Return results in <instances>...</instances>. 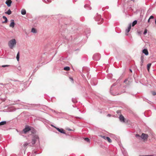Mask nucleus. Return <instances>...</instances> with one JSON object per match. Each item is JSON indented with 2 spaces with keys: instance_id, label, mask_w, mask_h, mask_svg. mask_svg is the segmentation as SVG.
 I'll use <instances>...</instances> for the list:
<instances>
[{
  "instance_id": "f257e3e1",
  "label": "nucleus",
  "mask_w": 156,
  "mask_h": 156,
  "mask_svg": "<svg viewBox=\"0 0 156 156\" xmlns=\"http://www.w3.org/2000/svg\"><path fill=\"white\" fill-rule=\"evenodd\" d=\"M30 131H31L32 133L34 132V129L33 128L31 127H30L26 125L25 128L23 129L22 131L19 132V134L20 135H22L23 133L26 134L27 132Z\"/></svg>"
},
{
  "instance_id": "f03ea898",
  "label": "nucleus",
  "mask_w": 156,
  "mask_h": 156,
  "mask_svg": "<svg viewBox=\"0 0 156 156\" xmlns=\"http://www.w3.org/2000/svg\"><path fill=\"white\" fill-rule=\"evenodd\" d=\"M16 41L15 39H13L9 41L8 45L11 49H12L16 45Z\"/></svg>"
},
{
  "instance_id": "7ed1b4c3",
  "label": "nucleus",
  "mask_w": 156,
  "mask_h": 156,
  "mask_svg": "<svg viewBox=\"0 0 156 156\" xmlns=\"http://www.w3.org/2000/svg\"><path fill=\"white\" fill-rule=\"evenodd\" d=\"M38 141V142L39 143V137L37 135H34L33 136V137L32 139V140L31 142L32 144V145H34L36 142Z\"/></svg>"
},
{
  "instance_id": "20e7f679",
  "label": "nucleus",
  "mask_w": 156,
  "mask_h": 156,
  "mask_svg": "<svg viewBox=\"0 0 156 156\" xmlns=\"http://www.w3.org/2000/svg\"><path fill=\"white\" fill-rule=\"evenodd\" d=\"M101 56L98 53L94 54L93 57V60L96 61H98L99 60Z\"/></svg>"
},
{
  "instance_id": "39448f33",
  "label": "nucleus",
  "mask_w": 156,
  "mask_h": 156,
  "mask_svg": "<svg viewBox=\"0 0 156 156\" xmlns=\"http://www.w3.org/2000/svg\"><path fill=\"white\" fill-rule=\"evenodd\" d=\"M95 19L96 21H100L102 22L103 19L101 18V16L98 15L96 17H95Z\"/></svg>"
},
{
  "instance_id": "423d86ee",
  "label": "nucleus",
  "mask_w": 156,
  "mask_h": 156,
  "mask_svg": "<svg viewBox=\"0 0 156 156\" xmlns=\"http://www.w3.org/2000/svg\"><path fill=\"white\" fill-rule=\"evenodd\" d=\"M55 128L59 132L63 133V134H65V132L64 130L62 128L59 129L58 127H55Z\"/></svg>"
},
{
  "instance_id": "0eeeda50",
  "label": "nucleus",
  "mask_w": 156,
  "mask_h": 156,
  "mask_svg": "<svg viewBox=\"0 0 156 156\" xmlns=\"http://www.w3.org/2000/svg\"><path fill=\"white\" fill-rule=\"evenodd\" d=\"M148 137V135L143 133L141 135V138L144 140L147 139Z\"/></svg>"
},
{
  "instance_id": "6e6552de",
  "label": "nucleus",
  "mask_w": 156,
  "mask_h": 156,
  "mask_svg": "<svg viewBox=\"0 0 156 156\" xmlns=\"http://www.w3.org/2000/svg\"><path fill=\"white\" fill-rule=\"evenodd\" d=\"M12 2L11 0H7L5 2V3L7 5L8 7L11 6V4Z\"/></svg>"
},
{
  "instance_id": "1a4fd4ad",
  "label": "nucleus",
  "mask_w": 156,
  "mask_h": 156,
  "mask_svg": "<svg viewBox=\"0 0 156 156\" xmlns=\"http://www.w3.org/2000/svg\"><path fill=\"white\" fill-rule=\"evenodd\" d=\"M119 119L120 121L122 122H125V119L123 116L121 115L119 116Z\"/></svg>"
},
{
  "instance_id": "9d476101",
  "label": "nucleus",
  "mask_w": 156,
  "mask_h": 156,
  "mask_svg": "<svg viewBox=\"0 0 156 156\" xmlns=\"http://www.w3.org/2000/svg\"><path fill=\"white\" fill-rule=\"evenodd\" d=\"M15 24L14 20H11V23L9 25V27L13 28L14 27Z\"/></svg>"
},
{
  "instance_id": "9b49d317",
  "label": "nucleus",
  "mask_w": 156,
  "mask_h": 156,
  "mask_svg": "<svg viewBox=\"0 0 156 156\" xmlns=\"http://www.w3.org/2000/svg\"><path fill=\"white\" fill-rule=\"evenodd\" d=\"M143 52L145 54V55H147L148 54V52L147 49H144L143 50Z\"/></svg>"
},
{
  "instance_id": "f8f14e48",
  "label": "nucleus",
  "mask_w": 156,
  "mask_h": 156,
  "mask_svg": "<svg viewBox=\"0 0 156 156\" xmlns=\"http://www.w3.org/2000/svg\"><path fill=\"white\" fill-rule=\"evenodd\" d=\"M116 85V83H114V84H113L112 85L111 87V89H110V92L112 94V95H116V94H113L112 93V87H114V86H115Z\"/></svg>"
},
{
  "instance_id": "ddd939ff",
  "label": "nucleus",
  "mask_w": 156,
  "mask_h": 156,
  "mask_svg": "<svg viewBox=\"0 0 156 156\" xmlns=\"http://www.w3.org/2000/svg\"><path fill=\"white\" fill-rule=\"evenodd\" d=\"M84 7L85 8L87 9L90 10L91 9V7H90V6L89 5L86 4L85 5Z\"/></svg>"
},
{
  "instance_id": "4468645a",
  "label": "nucleus",
  "mask_w": 156,
  "mask_h": 156,
  "mask_svg": "<svg viewBox=\"0 0 156 156\" xmlns=\"http://www.w3.org/2000/svg\"><path fill=\"white\" fill-rule=\"evenodd\" d=\"M2 18L5 19V21H3L2 22V23H6L8 21V19L5 16H3Z\"/></svg>"
},
{
  "instance_id": "2eb2a0df",
  "label": "nucleus",
  "mask_w": 156,
  "mask_h": 156,
  "mask_svg": "<svg viewBox=\"0 0 156 156\" xmlns=\"http://www.w3.org/2000/svg\"><path fill=\"white\" fill-rule=\"evenodd\" d=\"M144 58L143 56H142L140 57L141 62H140V64H141V66H142L143 65V63L144 62Z\"/></svg>"
},
{
  "instance_id": "dca6fc26",
  "label": "nucleus",
  "mask_w": 156,
  "mask_h": 156,
  "mask_svg": "<svg viewBox=\"0 0 156 156\" xmlns=\"http://www.w3.org/2000/svg\"><path fill=\"white\" fill-rule=\"evenodd\" d=\"M21 13L23 15H25L26 13V10L24 9H22L21 11Z\"/></svg>"
},
{
  "instance_id": "f3484780",
  "label": "nucleus",
  "mask_w": 156,
  "mask_h": 156,
  "mask_svg": "<svg viewBox=\"0 0 156 156\" xmlns=\"http://www.w3.org/2000/svg\"><path fill=\"white\" fill-rule=\"evenodd\" d=\"M29 144H30L29 143H28L27 142H25L24 143V144H23V147H24L25 148H27V146Z\"/></svg>"
},
{
  "instance_id": "a211bd4d",
  "label": "nucleus",
  "mask_w": 156,
  "mask_h": 156,
  "mask_svg": "<svg viewBox=\"0 0 156 156\" xmlns=\"http://www.w3.org/2000/svg\"><path fill=\"white\" fill-rule=\"evenodd\" d=\"M6 123V122L5 121H2L0 122V126H2L5 124Z\"/></svg>"
},
{
  "instance_id": "6ab92c4d",
  "label": "nucleus",
  "mask_w": 156,
  "mask_h": 156,
  "mask_svg": "<svg viewBox=\"0 0 156 156\" xmlns=\"http://www.w3.org/2000/svg\"><path fill=\"white\" fill-rule=\"evenodd\" d=\"M12 13V12L11 11L10 9H9L8 10V11L6 12H5V13L9 15L11 14Z\"/></svg>"
},
{
  "instance_id": "aec40b11",
  "label": "nucleus",
  "mask_w": 156,
  "mask_h": 156,
  "mask_svg": "<svg viewBox=\"0 0 156 156\" xmlns=\"http://www.w3.org/2000/svg\"><path fill=\"white\" fill-rule=\"evenodd\" d=\"M20 58V53L19 52H18L17 54L16 58L17 61H19V60Z\"/></svg>"
},
{
  "instance_id": "412c9836",
  "label": "nucleus",
  "mask_w": 156,
  "mask_h": 156,
  "mask_svg": "<svg viewBox=\"0 0 156 156\" xmlns=\"http://www.w3.org/2000/svg\"><path fill=\"white\" fill-rule=\"evenodd\" d=\"M151 65V63L148 64L147 65V69L148 71H149V69Z\"/></svg>"
},
{
  "instance_id": "4be33fe9",
  "label": "nucleus",
  "mask_w": 156,
  "mask_h": 156,
  "mask_svg": "<svg viewBox=\"0 0 156 156\" xmlns=\"http://www.w3.org/2000/svg\"><path fill=\"white\" fill-rule=\"evenodd\" d=\"M72 101L74 103H76L77 102V99L76 98H72Z\"/></svg>"
},
{
  "instance_id": "5701e85b",
  "label": "nucleus",
  "mask_w": 156,
  "mask_h": 156,
  "mask_svg": "<svg viewBox=\"0 0 156 156\" xmlns=\"http://www.w3.org/2000/svg\"><path fill=\"white\" fill-rule=\"evenodd\" d=\"M64 69L65 70L69 71L70 70V68L68 66H66L64 67Z\"/></svg>"
},
{
  "instance_id": "b1692460",
  "label": "nucleus",
  "mask_w": 156,
  "mask_h": 156,
  "mask_svg": "<svg viewBox=\"0 0 156 156\" xmlns=\"http://www.w3.org/2000/svg\"><path fill=\"white\" fill-rule=\"evenodd\" d=\"M31 32L34 33H37V31L34 28H32L31 29Z\"/></svg>"
},
{
  "instance_id": "393cba45",
  "label": "nucleus",
  "mask_w": 156,
  "mask_h": 156,
  "mask_svg": "<svg viewBox=\"0 0 156 156\" xmlns=\"http://www.w3.org/2000/svg\"><path fill=\"white\" fill-rule=\"evenodd\" d=\"M106 140H108L109 143H111L112 142V140L109 137L107 136L106 137Z\"/></svg>"
},
{
  "instance_id": "a878e982",
  "label": "nucleus",
  "mask_w": 156,
  "mask_h": 156,
  "mask_svg": "<svg viewBox=\"0 0 156 156\" xmlns=\"http://www.w3.org/2000/svg\"><path fill=\"white\" fill-rule=\"evenodd\" d=\"M137 23V21L136 20H134L132 23V26L133 27Z\"/></svg>"
},
{
  "instance_id": "bb28decb",
  "label": "nucleus",
  "mask_w": 156,
  "mask_h": 156,
  "mask_svg": "<svg viewBox=\"0 0 156 156\" xmlns=\"http://www.w3.org/2000/svg\"><path fill=\"white\" fill-rule=\"evenodd\" d=\"M129 31H130V30L128 28H127V29H126V35H128V33H129Z\"/></svg>"
},
{
  "instance_id": "cd10ccee",
  "label": "nucleus",
  "mask_w": 156,
  "mask_h": 156,
  "mask_svg": "<svg viewBox=\"0 0 156 156\" xmlns=\"http://www.w3.org/2000/svg\"><path fill=\"white\" fill-rule=\"evenodd\" d=\"M136 137L138 138L139 139L141 138V136H140L138 134H136L135 135Z\"/></svg>"
},
{
  "instance_id": "c85d7f7f",
  "label": "nucleus",
  "mask_w": 156,
  "mask_h": 156,
  "mask_svg": "<svg viewBox=\"0 0 156 156\" xmlns=\"http://www.w3.org/2000/svg\"><path fill=\"white\" fill-rule=\"evenodd\" d=\"M90 82H91V84L92 85L95 86L96 85V83H93V80H91Z\"/></svg>"
},
{
  "instance_id": "c756f323",
  "label": "nucleus",
  "mask_w": 156,
  "mask_h": 156,
  "mask_svg": "<svg viewBox=\"0 0 156 156\" xmlns=\"http://www.w3.org/2000/svg\"><path fill=\"white\" fill-rule=\"evenodd\" d=\"M12 66H10L9 65H2V67H9Z\"/></svg>"
},
{
  "instance_id": "7c9ffc66",
  "label": "nucleus",
  "mask_w": 156,
  "mask_h": 156,
  "mask_svg": "<svg viewBox=\"0 0 156 156\" xmlns=\"http://www.w3.org/2000/svg\"><path fill=\"white\" fill-rule=\"evenodd\" d=\"M84 140H85V141H86L87 142H89L90 141L89 139L88 138H84Z\"/></svg>"
},
{
  "instance_id": "2f4dec72",
  "label": "nucleus",
  "mask_w": 156,
  "mask_h": 156,
  "mask_svg": "<svg viewBox=\"0 0 156 156\" xmlns=\"http://www.w3.org/2000/svg\"><path fill=\"white\" fill-rule=\"evenodd\" d=\"M103 139H104L105 140H106V137L105 136H102V135H101L100 136Z\"/></svg>"
},
{
  "instance_id": "473e14b6",
  "label": "nucleus",
  "mask_w": 156,
  "mask_h": 156,
  "mask_svg": "<svg viewBox=\"0 0 156 156\" xmlns=\"http://www.w3.org/2000/svg\"><path fill=\"white\" fill-rule=\"evenodd\" d=\"M147 30L146 29H145L144 30V33H143L144 34L146 35L147 34Z\"/></svg>"
},
{
  "instance_id": "72a5a7b5",
  "label": "nucleus",
  "mask_w": 156,
  "mask_h": 156,
  "mask_svg": "<svg viewBox=\"0 0 156 156\" xmlns=\"http://www.w3.org/2000/svg\"><path fill=\"white\" fill-rule=\"evenodd\" d=\"M131 24H130L129 25V26H128V28H127L128 29H129L130 30L131 28Z\"/></svg>"
},
{
  "instance_id": "f704fd0d",
  "label": "nucleus",
  "mask_w": 156,
  "mask_h": 156,
  "mask_svg": "<svg viewBox=\"0 0 156 156\" xmlns=\"http://www.w3.org/2000/svg\"><path fill=\"white\" fill-rule=\"evenodd\" d=\"M128 81V79H126L124 81V83H126L127 84H129V82L128 83H127V81Z\"/></svg>"
},
{
  "instance_id": "c9c22d12",
  "label": "nucleus",
  "mask_w": 156,
  "mask_h": 156,
  "mask_svg": "<svg viewBox=\"0 0 156 156\" xmlns=\"http://www.w3.org/2000/svg\"><path fill=\"white\" fill-rule=\"evenodd\" d=\"M152 94L153 96L155 95H156V92L154 91H153L152 92Z\"/></svg>"
},
{
  "instance_id": "e433bc0d",
  "label": "nucleus",
  "mask_w": 156,
  "mask_h": 156,
  "mask_svg": "<svg viewBox=\"0 0 156 156\" xmlns=\"http://www.w3.org/2000/svg\"><path fill=\"white\" fill-rule=\"evenodd\" d=\"M37 154V152L36 151H34V152H32L31 154H34V155H35V154Z\"/></svg>"
},
{
  "instance_id": "4c0bfd02",
  "label": "nucleus",
  "mask_w": 156,
  "mask_h": 156,
  "mask_svg": "<svg viewBox=\"0 0 156 156\" xmlns=\"http://www.w3.org/2000/svg\"><path fill=\"white\" fill-rule=\"evenodd\" d=\"M154 18V17L153 16H151L149 17V19H153Z\"/></svg>"
},
{
  "instance_id": "58836bf2",
  "label": "nucleus",
  "mask_w": 156,
  "mask_h": 156,
  "mask_svg": "<svg viewBox=\"0 0 156 156\" xmlns=\"http://www.w3.org/2000/svg\"><path fill=\"white\" fill-rule=\"evenodd\" d=\"M140 156H153V155H141Z\"/></svg>"
},
{
  "instance_id": "ea45409f",
  "label": "nucleus",
  "mask_w": 156,
  "mask_h": 156,
  "mask_svg": "<svg viewBox=\"0 0 156 156\" xmlns=\"http://www.w3.org/2000/svg\"><path fill=\"white\" fill-rule=\"evenodd\" d=\"M17 69L18 70H21V68L20 67H18L17 68Z\"/></svg>"
},
{
  "instance_id": "a19ab883",
  "label": "nucleus",
  "mask_w": 156,
  "mask_h": 156,
  "mask_svg": "<svg viewBox=\"0 0 156 156\" xmlns=\"http://www.w3.org/2000/svg\"><path fill=\"white\" fill-rule=\"evenodd\" d=\"M70 80H72V82H73V79L72 78L70 77Z\"/></svg>"
},
{
  "instance_id": "79ce46f5",
  "label": "nucleus",
  "mask_w": 156,
  "mask_h": 156,
  "mask_svg": "<svg viewBox=\"0 0 156 156\" xmlns=\"http://www.w3.org/2000/svg\"><path fill=\"white\" fill-rule=\"evenodd\" d=\"M111 115L110 114H108V115H107V116H108V117H110L111 116Z\"/></svg>"
},
{
  "instance_id": "37998d69",
  "label": "nucleus",
  "mask_w": 156,
  "mask_h": 156,
  "mask_svg": "<svg viewBox=\"0 0 156 156\" xmlns=\"http://www.w3.org/2000/svg\"><path fill=\"white\" fill-rule=\"evenodd\" d=\"M150 19H149V18L148 19V21H147V22H148V23H149L150 22Z\"/></svg>"
},
{
  "instance_id": "c03bdc74",
  "label": "nucleus",
  "mask_w": 156,
  "mask_h": 156,
  "mask_svg": "<svg viewBox=\"0 0 156 156\" xmlns=\"http://www.w3.org/2000/svg\"><path fill=\"white\" fill-rule=\"evenodd\" d=\"M52 111L53 112H56V111L54 110H52Z\"/></svg>"
},
{
  "instance_id": "a18cd8bd",
  "label": "nucleus",
  "mask_w": 156,
  "mask_h": 156,
  "mask_svg": "<svg viewBox=\"0 0 156 156\" xmlns=\"http://www.w3.org/2000/svg\"><path fill=\"white\" fill-rule=\"evenodd\" d=\"M68 130L69 131H71V130H72V129H68Z\"/></svg>"
},
{
  "instance_id": "49530a36",
  "label": "nucleus",
  "mask_w": 156,
  "mask_h": 156,
  "mask_svg": "<svg viewBox=\"0 0 156 156\" xmlns=\"http://www.w3.org/2000/svg\"><path fill=\"white\" fill-rule=\"evenodd\" d=\"M31 156H35V155H34V154H31Z\"/></svg>"
},
{
  "instance_id": "de8ad7c7",
  "label": "nucleus",
  "mask_w": 156,
  "mask_h": 156,
  "mask_svg": "<svg viewBox=\"0 0 156 156\" xmlns=\"http://www.w3.org/2000/svg\"><path fill=\"white\" fill-rule=\"evenodd\" d=\"M51 126H52V127H54V128H55V126H53V125H51Z\"/></svg>"
},
{
  "instance_id": "09e8293b",
  "label": "nucleus",
  "mask_w": 156,
  "mask_h": 156,
  "mask_svg": "<svg viewBox=\"0 0 156 156\" xmlns=\"http://www.w3.org/2000/svg\"><path fill=\"white\" fill-rule=\"evenodd\" d=\"M116 112L117 113H119V111H116Z\"/></svg>"
},
{
  "instance_id": "8fccbe9b",
  "label": "nucleus",
  "mask_w": 156,
  "mask_h": 156,
  "mask_svg": "<svg viewBox=\"0 0 156 156\" xmlns=\"http://www.w3.org/2000/svg\"><path fill=\"white\" fill-rule=\"evenodd\" d=\"M129 70L131 72H132V70L131 69H130Z\"/></svg>"
},
{
  "instance_id": "3c124183",
  "label": "nucleus",
  "mask_w": 156,
  "mask_h": 156,
  "mask_svg": "<svg viewBox=\"0 0 156 156\" xmlns=\"http://www.w3.org/2000/svg\"><path fill=\"white\" fill-rule=\"evenodd\" d=\"M101 23V22H98V24H99V23Z\"/></svg>"
},
{
  "instance_id": "603ef678",
  "label": "nucleus",
  "mask_w": 156,
  "mask_h": 156,
  "mask_svg": "<svg viewBox=\"0 0 156 156\" xmlns=\"http://www.w3.org/2000/svg\"><path fill=\"white\" fill-rule=\"evenodd\" d=\"M155 24L156 25V19L155 20Z\"/></svg>"
},
{
  "instance_id": "864d4df0",
  "label": "nucleus",
  "mask_w": 156,
  "mask_h": 156,
  "mask_svg": "<svg viewBox=\"0 0 156 156\" xmlns=\"http://www.w3.org/2000/svg\"><path fill=\"white\" fill-rule=\"evenodd\" d=\"M34 71H35V72L36 71V69H34Z\"/></svg>"
},
{
  "instance_id": "5fc2aeb1",
  "label": "nucleus",
  "mask_w": 156,
  "mask_h": 156,
  "mask_svg": "<svg viewBox=\"0 0 156 156\" xmlns=\"http://www.w3.org/2000/svg\"><path fill=\"white\" fill-rule=\"evenodd\" d=\"M89 34L90 33V31L89 30V33H88Z\"/></svg>"
},
{
  "instance_id": "6e6d98bb",
  "label": "nucleus",
  "mask_w": 156,
  "mask_h": 156,
  "mask_svg": "<svg viewBox=\"0 0 156 156\" xmlns=\"http://www.w3.org/2000/svg\"><path fill=\"white\" fill-rule=\"evenodd\" d=\"M138 33L139 34H140V32H138Z\"/></svg>"
},
{
  "instance_id": "4d7b16f0",
  "label": "nucleus",
  "mask_w": 156,
  "mask_h": 156,
  "mask_svg": "<svg viewBox=\"0 0 156 156\" xmlns=\"http://www.w3.org/2000/svg\"><path fill=\"white\" fill-rule=\"evenodd\" d=\"M1 85H3L2 84V83H0V84Z\"/></svg>"
},
{
  "instance_id": "13d9d810",
  "label": "nucleus",
  "mask_w": 156,
  "mask_h": 156,
  "mask_svg": "<svg viewBox=\"0 0 156 156\" xmlns=\"http://www.w3.org/2000/svg\"><path fill=\"white\" fill-rule=\"evenodd\" d=\"M30 146H32V145H30Z\"/></svg>"
},
{
  "instance_id": "bf43d9fd",
  "label": "nucleus",
  "mask_w": 156,
  "mask_h": 156,
  "mask_svg": "<svg viewBox=\"0 0 156 156\" xmlns=\"http://www.w3.org/2000/svg\"><path fill=\"white\" fill-rule=\"evenodd\" d=\"M132 1H133V0H131Z\"/></svg>"
}]
</instances>
